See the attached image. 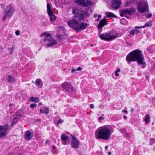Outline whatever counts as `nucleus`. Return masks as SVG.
<instances>
[{
    "label": "nucleus",
    "instance_id": "obj_31",
    "mask_svg": "<svg viewBox=\"0 0 155 155\" xmlns=\"http://www.w3.org/2000/svg\"><path fill=\"white\" fill-rule=\"evenodd\" d=\"M36 106L37 104H32L30 105V107L31 108H33L34 107H36Z\"/></svg>",
    "mask_w": 155,
    "mask_h": 155
},
{
    "label": "nucleus",
    "instance_id": "obj_45",
    "mask_svg": "<svg viewBox=\"0 0 155 155\" xmlns=\"http://www.w3.org/2000/svg\"><path fill=\"white\" fill-rule=\"evenodd\" d=\"M122 112H124L126 114L127 113V110H122Z\"/></svg>",
    "mask_w": 155,
    "mask_h": 155
},
{
    "label": "nucleus",
    "instance_id": "obj_55",
    "mask_svg": "<svg viewBox=\"0 0 155 155\" xmlns=\"http://www.w3.org/2000/svg\"><path fill=\"white\" fill-rule=\"evenodd\" d=\"M97 21H99V20H98V19H97Z\"/></svg>",
    "mask_w": 155,
    "mask_h": 155
},
{
    "label": "nucleus",
    "instance_id": "obj_10",
    "mask_svg": "<svg viewBox=\"0 0 155 155\" xmlns=\"http://www.w3.org/2000/svg\"><path fill=\"white\" fill-rule=\"evenodd\" d=\"M71 136L72 138L71 144V147L75 149H78L79 146L80 144V141L74 137Z\"/></svg>",
    "mask_w": 155,
    "mask_h": 155
},
{
    "label": "nucleus",
    "instance_id": "obj_19",
    "mask_svg": "<svg viewBox=\"0 0 155 155\" xmlns=\"http://www.w3.org/2000/svg\"><path fill=\"white\" fill-rule=\"evenodd\" d=\"M7 81L9 83H15V81L14 77L10 75H8L7 78Z\"/></svg>",
    "mask_w": 155,
    "mask_h": 155
},
{
    "label": "nucleus",
    "instance_id": "obj_49",
    "mask_svg": "<svg viewBox=\"0 0 155 155\" xmlns=\"http://www.w3.org/2000/svg\"><path fill=\"white\" fill-rule=\"evenodd\" d=\"M38 105H42V104L41 102H40L39 103Z\"/></svg>",
    "mask_w": 155,
    "mask_h": 155
},
{
    "label": "nucleus",
    "instance_id": "obj_29",
    "mask_svg": "<svg viewBox=\"0 0 155 155\" xmlns=\"http://www.w3.org/2000/svg\"><path fill=\"white\" fill-rule=\"evenodd\" d=\"M57 37L58 39L60 40H62L64 38L63 35L58 34H57Z\"/></svg>",
    "mask_w": 155,
    "mask_h": 155
},
{
    "label": "nucleus",
    "instance_id": "obj_32",
    "mask_svg": "<svg viewBox=\"0 0 155 155\" xmlns=\"http://www.w3.org/2000/svg\"><path fill=\"white\" fill-rule=\"evenodd\" d=\"M13 48H8V51L11 54H12L13 53Z\"/></svg>",
    "mask_w": 155,
    "mask_h": 155
},
{
    "label": "nucleus",
    "instance_id": "obj_37",
    "mask_svg": "<svg viewBox=\"0 0 155 155\" xmlns=\"http://www.w3.org/2000/svg\"><path fill=\"white\" fill-rule=\"evenodd\" d=\"M66 140H63L62 141V143L64 145H66L67 144V143L66 141Z\"/></svg>",
    "mask_w": 155,
    "mask_h": 155
},
{
    "label": "nucleus",
    "instance_id": "obj_18",
    "mask_svg": "<svg viewBox=\"0 0 155 155\" xmlns=\"http://www.w3.org/2000/svg\"><path fill=\"white\" fill-rule=\"evenodd\" d=\"M152 25V22L151 21L147 22L145 25L142 26H136L135 27V29L137 28H144L145 27L151 26Z\"/></svg>",
    "mask_w": 155,
    "mask_h": 155
},
{
    "label": "nucleus",
    "instance_id": "obj_47",
    "mask_svg": "<svg viewBox=\"0 0 155 155\" xmlns=\"http://www.w3.org/2000/svg\"><path fill=\"white\" fill-rule=\"evenodd\" d=\"M97 130H96L95 131V136H96V138H97Z\"/></svg>",
    "mask_w": 155,
    "mask_h": 155
},
{
    "label": "nucleus",
    "instance_id": "obj_36",
    "mask_svg": "<svg viewBox=\"0 0 155 155\" xmlns=\"http://www.w3.org/2000/svg\"><path fill=\"white\" fill-rule=\"evenodd\" d=\"M52 152L54 153H56V150L54 149V146H53V148L52 149Z\"/></svg>",
    "mask_w": 155,
    "mask_h": 155
},
{
    "label": "nucleus",
    "instance_id": "obj_23",
    "mask_svg": "<svg viewBox=\"0 0 155 155\" xmlns=\"http://www.w3.org/2000/svg\"><path fill=\"white\" fill-rule=\"evenodd\" d=\"M29 100L31 102L36 103H38L39 101V98L38 97H31L29 99Z\"/></svg>",
    "mask_w": 155,
    "mask_h": 155
},
{
    "label": "nucleus",
    "instance_id": "obj_13",
    "mask_svg": "<svg viewBox=\"0 0 155 155\" xmlns=\"http://www.w3.org/2000/svg\"><path fill=\"white\" fill-rule=\"evenodd\" d=\"M107 19L105 17H104L101 21L97 25V28L99 29V33L101 32L102 31V28L104 25H107V21H106Z\"/></svg>",
    "mask_w": 155,
    "mask_h": 155
},
{
    "label": "nucleus",
    "instance_id": "obj_28",
    "mask_svg": "<svg viewBox=\"0 0 155 155\" xmlns=\"http://www.w3.org/2000/svg\"><path fill=\"white\" fill-rule=\"evenodd\" d=\"M98 120L100 123H102L104 121V118L103 117L101 116L99 118Z\"/></svg>",
    "mask_w": 155,
    "mask_h": 155
},
{
    "label": "nucleus",
    "instance_id": "obj_51",
    "mask_svg": "<svg viewBox=\"0 0 155 155\" xmlns=\"http://www.w3.org/2000/svg\"><path fill=\"white\" fill-rule=\"evenodd\" d=\"M105 149H107V146H106L105 147Z\"/></svg>",
    "mask_w": 155,
    "mask_h": 155
},
{
    "label": "nucleus",
    "instance_id": "obj_54",
    "mask_svg": "<svg viewBox=\"0 0 155 155\" xmlns=\"http://www.w3.org/2000/svg\"><path fill=\"white\" fill-rule=\"evenodd\" d=\"M46 143H48V141L47 140H46Z\"/></svg>",
    "mask_w": 155,
    "mask_h": 155
},
{
    "label": "nucleus",
    "instance_id": "obj_1",
    "mask_svg": "<svg viewBox=\"0 0 155 155\" xmlns=\"http://www.w3.org/2000/svg\"><path fill=\"white\" fill-rule=\"evenodd\" d=\"M72 13L74 15V16L72 20L68 21V26L77 32L85 29L88 26L87 24L80 22L84 19L85 16L87 15V12L83 11L78 7L75 6L72 8Z\"/></svg>",
    "mask_w": 155,
    "mask_h": 155
},
{
    "label": "nucleus",
    "instance_id": "obj_5",
    "mask_svg": "<svg viewBox=\"0 0 155 155\" xmlns=\"http://www.w3.org/2000/svg\"><path fill=\"white\" fill-rule=\"evenodd\" d=\"M15 12V9L12 5L9 4L6 6L3 11L2 21H5L7 18H11Z\"/></svg>",
    "mask_w": 155,
    "mask_h": 155
},
{
    "label": "nucleus",
    "instance_id": "obj_34",
    "mask_svg": "<svg viewBox=\"0 0 155 155\" xmlns=\"http://www.w3.org/2000/svg\"><path fill=\"white\" fill-rule=\"evenodd\" d=\"M15 34L17 35H19L20 34V31L19 30H17L16 31H15Z\"/></svg>",
    "mask_w": 155,
    "mask_h": 155
},
{
    "label": "nucleus",
    "instance_id": "obj_21",
    "mask_svg": "<svg viewBox=\"0 0 155 155\" xmlns=\"http://www.w3.org/2000/svg\"><path fill=\"white\" fill-rule=\"evenodd\" d=\"M35 83L37 86L40 87L42 86V81L40 79H37L35 81Z\"/></svg>",
    "mask_w": 155,
    "mask_h": 155
},
{
    "label": "nucleus",
    "instance_id": "obj_9",
    "mask_svg": "<svg viewBox=\"0 0 155 155\" xmlns=\"http://www.w3.org/2000/svg\"><path fill=\"white\" fill-rule=\"evenodd\" d=\"M75 3L82 5L83 7H88L92 5V2L89 0H74Z\"/></svg>",
    "mask_w": 155,
    "mask_h": 155
},
{
    "label": "nucleus",
    "instance_id": "obj_35",
    "mask_svg": "<svg viewBox=\"0 0 155 155\" xmlns=\"http://www.w3.org/2000/svg\"><path fill=\"white\" fill-rule=\"evenodd\" d=\"M63 120H62L61 119H60L58 120V124H59L60 123H62L63 122Z\"/></svg>",
    "mask_w": 155,
    "mask_h": 155
},
{
    "label": "nucleus",
    "instance_id": "obj_11",
    "mask_svg": "<svg viewBox=\"0 0 155 155\" xmlns=\"http://www.w3.org/2000/svg\"><path fill=\"white\" fill-rule=\"evenodd\" d=\"M8 127L9 125L8 124H6L4 126L0 125V137L6 134Z\"/></svg>",
    "mask_w": 155,
    "mask_h": 155
},
{
    "label": "nucleus",
    "instance_id": "obj_7",
    "mask_svg": "<svg viewBox=\"0 0 155 155\" xmlns=\"http://www.w3.org/2000/svg\"><path fill=\"white\" fill-rule=\"evenodd\" d=\"M137 9L140 13H143L149 11L148 5L147 1H142L138 4Z\"/></svg>",
    "mask_w": 155,
    "mask_h": 155
},
{
    "label": "nucleus",
    "instance_id": "obj_40",
    "mask_svg": "<svg viewBox=\"0 0 155 155\" xmlns=\"http://www.w3.org/2000/svg\"><path fill=\"white\" fill-rule=\"evenodd\" d=\"M90 107L91 108H93L94 107V105L93 104H91L90 105Z\"/></svg>",
    "mask_w": 155,
    "mask_h": 155
},
{
    "label": "nucleus",
    "instance_id": "obj_20",
    "mask_svg": "<svg viewBox=\"0 0 155 155\" xmlns=\"http://www.w3.org/2000/svg\"><path fill=\"white\" fill-rule=\"evenodd\" d=\"M40 112L41 114H47L49 112V109L48 108L44 107L40 110Z\"/></svg>",
    "mask_w": 155,
    "mask_h": 155
},
{
    "label": "nucleus",
    "instance_id": "obj_46",
    "mask_svg": "<svg viewBox=\"0 0 155 155\" xmlns=\"http://www.w3.org/2000/svg\"><path fill=\"white\" fill-rule=\"evenodd\" d=\"M124 118L125 120H126L127 119V117L126 116H124Z\"/></svg>",
    "mask_w": 155,
    "mask_h": 155
},
{
    "label": "nucleus",
    "instance_id": "obj_30",
    "mask_svg": "<svg viewBox=\"0 0 155 155\" xmlns=\"http://www.w3.org/2000/svg\"><path fill=\"white\" fill-rule=\"evenodd\" d=\"M120 132L122 134H126V135H127V136H128L127 134L126 130L124 128L122 129L121 130Z\"/></svg>",
    "mask_w": 155,
    "mask_h": 155
},
{
    "label": "nucleus",
    "instance_id": "obj_6",
    "mask_svg": "<svg viewBox=\"0 0 155 155\" xmlns=\"http://www.w3.org/2000/svg\"><path fill=\"white\" fill-rule=\"evenodd\" d=\"M118 33L116 31L114 33H105L100 35L99 36L103 40L106 41H111L115 39L117 37Z\"/></svg>",
    "mask_w": 155,
    "mask_h": 155
},
{
    "label": "nucleus",
    "instance_id": "obj_14",
    "mask_svg": "<svg viewBox=\"0 0 155 155\" xmlns=\"http://www.w3.org/2000/svg\"><path fill=\"white\" fill-rule=\"evenodd\" d=\"M111 6L113 8L118 9L121 4V0H112Z\"/></svg>",
    "mask_w": 155,
    "mask_h": 155
},
{
    "label": "nucleus",
    "instance_id": "obj_3",
    "mask_svg": "<svg viewBox=\"0 0 155 155\" xmlns=\"http://www.w3.org/2000/svg\"><path fill=\"white\" fill-rule=\"evenodd\" d=\"M111 127L110 126L105 125L98 128L99 137L104 140H107L111 134Z\"/></svg>",
    "mask_w": 155,
    "mask_h": 155
},
{
    "label": "nucleus",
    "instance_id": "obj_22",
    "mask_svg": "<svg viewBox=\"0 0 155 155\" xmlns=\"http://www.w3.org/2000/svg\"><path fill=\"white\" fill-rule=\"evenodd\" d=\"M105 15L106 17L107 18H116V16L115 15L114 13L109 12H106Z\"/></svg>",
    "mask_w": 155,
    "mask_h": 155
},
{
    "label": "nucleus",
    "instance_id": "obj_24",
    "mask_svg": "<svg viewBox=\"0 0 155 155\" xmlns=\"http://www.w3.org/2000/svg\"><path fill=\"white\" fill-rule=\"evenodd\" d=\"M50 17V20L51 21L53 22L56 18V17L54 14L53 13L48 14Z\"/></svg>",
    "mask_w": 155,
    "mask_h": 155
},
{
    "label": "nucleus",
    "instance_id": "obj_48",
    "mask_svg": "<svg viewBox=\"0 0 155 155\" xmlns=\"http://www.w3.org/2000/svg\"><path fill=\"white\" fill-rule=\"evenodd\" d=\"M97 17L98 18H100L101 17V16L100 15H97Z\"/></svg>",
    "mask_w": 155,
    "mask_h": 155
},
{
    "label": "nucleus",
    "instance_id": "obj_39",
    "mask_svg": "<svg viewBox=\"0 0 155 155\" xmlns=\"http://www.w3.org/2000/svg\"><path fill=\"white\" fill-rule=\"evenodd\" d=\"M82 70V68L81 67H79L77 69H76V70L77 71H81Z\"/></svg>",
    "mask_w": 155,
    "mask_h": 155
},
{
    "label": "nucleus",
    "instance_id": "obj_57",
    "mask_svg": "<svg viewBox=\"0 0 155 155\" xmlns=\"http://www.w3.org/2000/svg\"><path fill=\"white\" fill-rule=\"evenodd\" d=\"M152 124H153V123H152Z\"/></svg>",
    "mask_w": 155,
    "mask_h": 155
},
{
    "label": "nucleus",
    "instance_id": "obj_43",
    "mask_svg": "<svg viewBox=\"0 0 155 155\" xmlns=\"http://www.w3.org/2000/svg\"><path fill=\"white\" fill-rule=\"evenodd\" d=\"M124 20H124V19H120V22L121 23L123 24V23H122V22H123V21H124Z\"/></svg>",
    "mask_w": 155,
    "mask_h": 155
},
{
    "label": "nucleus",
    "instance_id": "obj_25",
    "mask_svg": "<svg viewBox=\"0 0 155 155\" xmlns=\"http://www.w3.org/2000/svg\"><path fill=\"white\" fill-rule=\"evenodd\" d=\"M150 118L149 114H147L145 116V118L144 120L146 124H148L149 123Z\"/></svg>",
    "mask_w": 155,
    "mask_h": 155
},
{
    "label": "nucleus",
    "instance_id": "obj_41",
    "mask_svg": "<svg viewBox=\"0 0 155 155\" xmlns=\"http://www.w3.org/2000/svg\"><path fill=\"white\" fill-rule=\"evenodd\" d=\"M152 16V14H148L147 16V17L148 18H150Z\"/></svg>",
    "mask_w": 155,
    "mask_h": 155
},
{
    "label": "nucleus",
    "instance_id": "obj_38",
    "mask_svg": "<svg viewBox=\"0 0 155 155\" xmlns=\"http://www.w3.org/2000/svg\"><path fill=\"white\" fill-rule=\"evenodd\" d=\"M76 71H77V70H76V69H72L71 70V72L72 73H74Z\"/></svg>",
    "mask_w": 155,
    "mask_h": 155
},
{
    "label": "nucleus",
    "instance_id": "obj_26",
    "mask_svg": "<svg viewBox=\"0 0 155 155\" xmlns=\"http://www.w3.org/2000/svg\"><path fill=\"white\" fill-rule=\"evenodd\" d=\"M139 32V30L133 29L130 31V34L133 35H134L135 34H138Z\"/></svg>",
    "mask_w": 155,
    "mask_h": 155
},
{
    "label": "nucleus",
    "instance_id": "obj_8",
    "mask_svg": "<svg viewBox=\"0 0 155 155\" xmlns=\"http://www.w3.org/2000/svg\"><path fill=\"white\" fill-rule=\"evenodd\" d=\"M61 87L64 91L67 94H70L74 91L71 83L65 81L61 84Z\"/></svg>",
    "mask_w": 155,
    "mask_h": 155
},
{
    "label": "nucleus",
    "instance_id": "obj_16",
    "mask_svg": "<svg viewBox=\"0 0 155 155\" xmlns=\"http://www.w3.org/2000/svg\"><path fill=\"white\" fill-rule=\"evenodd\" d=\"M16 115V117H14L12 120V125L15 124L18 121L19 118L21 116V114L19 113H17Z\"/></svg>",
    "mask_w": 155,
    "mask_h": 155
},
{
    "label": "nucleus",
    "instance_id": "obj_2",
    "mask_svg": "<svg viewBox=\"0 0 155 155\" xmlns=\"http://www.w3.org/2000/svg\"><path fill=\"white\" fill-rule=\"evenodd\" d=\"M126 60L128 63L131 61H137L141 68H144L146 67L142 52L139 49L135 50L130 52L127 56Z\"/></svg>",
    "mask_w": 155,
    "mask_h": 155
},
{
    "label": "nucleus",
    "instance_id": "obj_4",
    "mask_svg": "<svg viewBox=\"0 0 155 155\" xmlns=\"http://www.w3.org/2000/svg\"><path fill=\"white\" fill-rule=\"evenodd\" d=\"M41 36H44L43 44L46 47H51L58 43L57 41L54 38L52 35L47 32L41 34Z\"/></svg>",
    "mask_w": 155,
    "mask_h": 155
},
{
    "label": "nucleus",
    "instance_id": "obj_12",
    "mask_svg": "<svg viewBox=\"0 0 155 155\" xmlns=\"http://www.w3.org/2000/svg\"><path fill=\"white\" fill-rule=\"evenodd\" d=\"M132 12V10L128 9L122 10L120 12V16L127 17L129 15H131Z\"/></svg>",
    "mask_w": 155,
    "mask_h": 155
},
{
    "label": "nucleus",
    "instance_id": "obj_52",
    "mask_svg": "<svg viewBox=\"0 0 155 155\" xmlns=\"http://www.w3.org/2000/svg\"><path fill=\"white\" fill-rule=\"evenodd\" d=\"M132 111H133V109H131V111L132 112Z\"/></svg>",
    "mask_w": 155,
    "mask_h": 155
},
{
    "label": "nucleus",
    "instance_id": "obj_56",
    "mask_svg": "<svg viewBox=\"0 0 155 155\" xmlns=\"http://www.w3.org/2000/svg\"><path fill=\"white\" fill-rule=\"evenodd\" d=\"M18 155H21V154H19Z\"/></svg>",
    "mask_w": 155,
    "mask_h": 155
},
{
    "label": "nucleus",
    "instance_id": "obj_50",
    "mask_svg": "<svg viewBox=\"0 0 155 155\" xmlns=\"http://www.w3.org/2000/svg\"><path fill=\"white\" fill-rule=\"evenodd\" d=\"M108 154L109 155H111V153L110 152H108Z\"/></svg>",
    "mask_w": 155,
    "mask_h": 155
},
{
    "label": "nucleus",
    "instance_id": "obj_33",
    "mask_svg": "<svg viewBox=\"0 0 155 155\" xmlns=\"http://www.w3.org/2000/svg\"><path fill=\"white\" fill-rule=\"evenodd\" d=\"M155 142V140L153 139L150 140V145H152Z\"/></svg>",
    "mask_w": 155,
    "mask_h": 155
},
{
    "label": "nucleus",
    "instance_id": "obj_42",
    "mask_svg": "<svg viewBox=\"0 0 155 155\" xmlns=\"http://www.w3.org/2000/svg\"><path fill=\"white\" fill-rule=\"evenodd\" d=\"M117 72H115V74L116 76H119V74L117 73Z\"/></svg>",
    "mask_w": 155,
    "mask_h": 155
},
{
    "label": "nucleus",
    "instance_id": "obj_44",
    "mask_svg": "<svg viewBox=\"0 0 155 155\" xmlns=\"http://www.w3.org/2000/svg\"><path fill=\"white\" fill-rule=\"evenodd\" d=\"M120 69H119V68H117V70L116 71H115V72H120Z\"/></svg>",
    "mask_w": 155,
    "mask_h": 155
},
{
    "label": "nucleus",
    "instance_id": "obj_15",
    "mask_svg": "<svg viewBox=\"0 0 155 155\" xmlns=\"http://www.w3.org/2000/svg\"><path fill=\"white\" fill-rule=\"evenodd\" d=\"M33 132L29 131H27L26 132L25 136V138L26 140H29L33 137Z\"/></svg>",
    "mask_w": 155,
    "mask_h": 155
},
{
    "label": "nucleus",
    "instance_id": "obj_17",
    "mask_svg": "<svg viewBox=\"0 0 155 155\" xmlns=\"http://www.w3.org/2000/svg\"><path fill=\"white\" fill-rule=\"evenodd\" d=\"M47 10L48 14L53 13L54 10L52 8V5L51 4L49 3H47Z\"/></svg>",
    "mask_w": 155,
    "mask_h": 155
},
{
    "label": "nucleus",
    "instance_id": "obj_53",
    "mask_svg": "<svg viewBox=\"0 0 155 155\" xmlns=\"http://www.w3.org/2000/svg\"><path fill=\"white\" fill-rule=\"evenodd\" d=\"M2 4H0V5H1V7H2Z\"/></svg>",
    "mask_w": 155,
    "mask_h": 155
},
{
    "label": "nucleus",
    "instance_id": "obj_27",
    "mask_svg": "<svg viewBox=\"0 0 155 155\" xmlns=\"http://www.w3.org/2000/svg\"><path fill=\"white\" fill-rule=\"evenodd\" d=\"M68 138V137L66 135L63 134L61 135V139L62 141L66 140Z\"/></svg>",
    "mask_w": 155,
    "mask_h": 155
}]
</instances>
